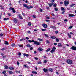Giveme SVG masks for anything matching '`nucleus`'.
<instances>
[{
  "label": "nucleus",
  "mask_w": 76,
  "mask_h": 76,
  "mask_svg": "<svg viewBox=\"0 0 76 76\" xmlns=\"http://www.w3.org/2000/svg\"><path fill=\"white\" fill-rule=\"evenodd\" d=\"M54 10H55V11H58V9L55 8L54 9Z\"/></svg>",
  "instance_id": "72a5a7b5"
},
{
  "label": "nucleus",
  "mask_w": 76,
  "mask_h": 76,
  "mask_svg": "<svg viewBox=\"0 0 76 76\" xmlns=\"http://www.w3.org/2000/svg\"><path fill=\"white\" fill-rule=\"evenodd\" d=\"M21 54H22L20 53L19 52L18 53V55H19V56H21Z\"/></svg>",
  "instance_id": "c03bdc74"
},
{
  "label": "nucleus",
  "mask_w": 76,
  "mask_h": 76,
  "mask_svg": "<svg viewBox=\"0 0 76 76\" xmlns=\"http://www.w3.org/2000/svg\"><path fill=\"white\" fill-rule=\"evenodd\" d=\"M0 35L1 37H2L3 35V34L1 33L0 34Z\"/></svg>",
  "instance_id": "864d4df0"
},
{
  "label": "nucleus",
  "mask_w": 76,
  "mask_h": 76,
  "mask_svg": "<svg viewBox=\"0 0 76 76\" xmlns=\"http://www.w3.org/2000/svg\"><path fill=\"white\" fill-rule=\"evenodd\" d=\"M46 21L47 22H50V20H46Z\"/></svg>",
  "instance_id": "338daca9"
},
{
  "label": "nucleus",
  "mask_w": 76,
  "mask_h": 76,
  "mask_svg": "<svg viewBox=\"0 0 76 76\" xmlns=\"http://www.w3.org/2000/svg\"><path fill=\"white\" fill-rule=\"evenodd\" d=\"M4 20H7V18H4Z\"/></svg>",
  "instance_id": "e2e57ef3"
},
{
  "label": "nucleus",
  "mask_w": 76,
  "mask_h": 76,
  "mask_svg": "<svg viewBox=\"0 0 76 76\" xmlns=\"http://www.w3.org/2000/svg\"><path fill=\"white\" fill-rule=\"evenodd\" d=\"M53 6L55 7H56V6H57V4H55L53 5Z\"/></svg>",
  "instance_id": "c9c22d12"
},
{
  "label": "nucleus",
  "mask_w": 76,
  "mask_h": 76,
  "mask_svg": "<svg viewBox=\"0 0 76 76\" xmlns=\"http://www.w3.org/2000/svg\"><path fill=\"white\" fill-rule=\"evenodd\" d=\"M51 50V48H49L46 50V52H48V51H50V50Z\"/></svg>",
  "instance_id": "bb28decb"
},
{
  "label": "nucleus",
  "mask_w": 76,
  "mask_h": 76,
  "mask_svg": "<svg viewBox=\"0 0 76 76\" xmlns=\"http://www.w3.org/2000/svg\"><path fill=\"white\" fill-rule=\"evenodd\" d=\"M18 17L20 19H23V18H22V17L20 15H18Z\"/></svg>",
  "instance_id": "aec40b11"
},
{
  "label": "nucleus",
  "mask_w": 76,
  "mask_h": 76,
  "mask_svg": "<svg viewBox=\"0 0 76 76\" xmlns=\"http://www.w3.org/2000/svg\"><path fill=\"white\" fill-rule=\"evenodd\" d=\"M30 50H33V48H31L30 49Z\"/></svg>",
  "instance_id": "680f3d73"
},
{
  "label": "nucleus",
  "mask_w": 76,
  "mask_h": 76,
  "mask_svg": "<svg viewBox=\"0 0 76 76\" xmlns=\"http://www.w3.org/2000/svg\"><path fill=\"white\" fill-rule=\"evenodd\" d=\"M42 26L44 28H47V25L45 24H43L42 25Z\"/></svg>",
  "instance_id": "423d86ee"
},
{
  "label": "nucleus",
  "mask_w": 76,
  "mask_h": 76,
  "mask_svg": "<svg viewBox=\"0 0 76 76\" xmlns=\"http://www.w3.org/2000/svg\"><path fill=\"white\" fill-rule=\"evenodd\" d=\"M17 65L18 66H19V61L17 62Z\"/></svg>",
  "instance_id": "6e6d98bb"
},
{
  "label": "nucleus",
  "mask_w": 76,
  "mask_h": 76,
  "mask_svg": "<svg viewBox=\"0 0 76 76\" xmlns=\"http://www.w3.org/2000/svg\"><path fill=\"white\" fill-rule=\"evenodd\" d=\"M26 46H27V47H28V48H30L31 47V45H30V44H27L26 45Z\"/></svg>",
  "instance_id": "412c9836"
},
{
  "label": "nucleus",
  "mask_w": 76,
  "mask_h": 76,
  "mask_svg": "<svg viewBox=\"0 0 76 76\" xmlns=\"http://www.w3.org/2000/svg\"><path fill=\"white\" fill-rule=\"evenodd\" d=\"M69 17H73V16H75V15L73 14H69Z\"/></svg>",
  "instance_id": "9d476101"
},
{
  "label": "nucleus",
  "mask_w": 76,
  "mask_h": 76,
  "mask_svg": "<svg viewBox=\"0 0 76 76\" xmlns=\"http://www.w3.org/2000/svg\"><path fill=\"white\" fill-rule=\"evenodd\" d=\"M46 42H47V43H50V42H49V41H48V40H46Z\"/></svg>",
  "instance_id": "5fc2aeb1"
},
{
  "label": "nucleus",
  "mask_w": 76,
  "mask_h": 76,
  "mask_svg": "<svg viewBox=\"0 0 76 76\" xmlns=\"http://www.w3.org/2000/svg\"><path fill=\"white\" fill-rule=\"evenodd\" d=\"M51 38H52V39H56V37L54 36H51Z\"/></svg>",
  "instance_id": "4be33fe9"
},
{
  "label": "nucleus",
  "mask_w": 76,
  "mask_h": 76,
  "mask_svg": "<svg viewBox=\"0 0 76 76\" xmlns=\"http://www.w3.org/2000/svg\"><path fill=\"white\" fill-rule=\"evenodd\" d=\"M46 19H50V18H49V17H46Z\"/></svg>",
  "instance_id": "69168bd1"
},
{
  "label": "nucleus",
  "mask_w": 76,
  "mask_h": 76,
  "mask_svg": "<svg viewBox=\"0 0 76 76\" xmlns=\"http://www.w3.org/2000/svg\"><path fill=\"white\" fill-rule=\"evenodd\" d=\"M47 62V60H44V63H46Z\"/></svg>",
  "instance_id": "ea45409f"
},
{
  "label": "nucleus",
  "mask_w": 76,
  "mask_h": 76,
  "mask_svg": "<svg viewBox=\"0 0 76 76\" xmlns=\"http://www.w3.org/2000/svg\"><path fill=\"white\" fill-rule=\"evenodd\" d=\"M26 39H29V38L28 37H26Z\"/></svg>",
  "instance_id": "bf43d9fd"
},
{
  "label": "nucleus",
  "mask_w": 76,
  "mask_h": 76,
  "mask_svg": "<svg viewBox=\"0 0 76 76\" xmlns=\"http://www.w3.org/2000/svg\"><path fill=\"white\" fill-rule=\"evenodd\" d=\"M32 17L33 18H36V17L34 15L32 16Z\"/></svg>",
  "instance_id": "49530a36"
},
{
  "label": "nucleus",
  "mask_w": 76,
  "mask_h": 76,
  "mask_svg": "<svg viewBox=\"0 0 76 76\" xmlns=\"http://www.w3.org/2000/svg\"><path fill=\"white\" fill-rule=\"evenodd\" d=\"M28 25H29V26H31V25H32V23H31L30 22H29L28 23Z\"/></svg>",
  "instance_id": "f704fd0d"
},
{
  "label": "nucleus",
  "mask_w": 76,
  "mask_h": 76,
  "mask_svg": "<svg viewBox=\"0 0 76 76\" xmlns=\"http://www.w3.org/2000/svg\"><path fill=\"white\" fill-rule=\"evenodd\" d=\"M43 11L42 9L41 8L40 9V12H42Z\"/></svg>",
  "instance_id": "e433bc0d"
},
{
  "label": "nucleus",
  "mask_w": 76,
  "mask_h": 76,
  "mask_svg": "<svg viewBox=\"0 0 76 76\" xmlns=\"http://www.w3.org/2000/svg\"><path fill=\"white\" fill-rule=\"evenodd\" d=\"M61 10H62V11H64V10H65V9H64V8L62 7L61 9Z\"/></svg>",
  "instance_id": "a878e982"
},
{
  "label": "nucleus",
  "mask_w": 76,
  "mask_h": 76,
  "mask_svg": "<svg viewBox=\"0 0 76 76\" xmlns=\"http://www.w3.org/2000/svg\"><path fill=\"white\" fill-rule=\"evenodd\" d=\"M75 5V4H72L70 5V7H73Z\"/></svg>",
  "instance_id": "c756f323"
},
{
  "label": "nucleus",
  "mask_w": 76,
  "mask_h": 76,
  "mask_svg": "<svg viewBox=\"0 0 76 76\" xmlns=\"http://www.w3.org/2000/svg\"><path fill=\"white\" fill-rule=\"evenodd\" d=\"M56 49V48L55 47L53 48H52V49L51 50L50 52H51V53H53V52H54Z\"/></svg>",
  "instance_id": "0eeeda50"
},
{
  "label": "nucleus",
  "mask_w": 76,
  "mask_h": 76,
  "mask_svg": "<svg viewBox=\"0 0 76 76\" xmlns=\"http://www.w3.org/2000/svg\"><path fill=\"white\" fill-rule=\"evenodd\" d=\"M37 64H41V62L39 61L37 63Z\"/></svg>",
  "instance_id": "603ef678"
},
{
  "label": "nucleus",
  "mask_w": 76,
  "mask_h": 76,
  "mask_svg": "<svg viewBox=\"0 0 76 76\" xmlns=\"http://www.w3.org/2000/svg\"><path fill=\"white\" fill-rule=\"evenodd\" d=\"M48 70L49 71H51V72H53V69L52 68H49Z\"/></svg>",
  "instance_id": "6ab92c4d"
},
{
  "label": "nucleus",
  "mask_w": 76,
  "mask_h": 76,
  "mask_svg": "<svg viewBox=\"0 0 76 76\" xmlns=\"http://www.w3.org/2000/svg\"><path fill=\"white\" fill-rule=\"evenodd\" d=\"M58 46V47H60L62 46V45L60 43H58L57 45Z\"/></svg>",
  "instance_id": "dca6fc26"
},
{
  "label": "nucleus",
  "mask_w": 76,
  "mask_h": 76,
  "mask_svg": "<svg viewBox=\"0 0 76 76\" xmlns=\"http://www.w3.org/2000/svg\"><path fill=\"white\" fill-rule=\"evenodd\" d=\"M51 28H53V29H56V27L55 26H50Z\"/></svg>",
  "instance_id": "f3484780"
},
{
  "label": "nucleus",
  "mask_w": 76,
  "mask_h": 76,
  "mask_svg": "<svg viewBox=\"0 0 76 76\" xmlns=\"http://www.w3.org/2000/svg\"><path fill=\"white\" fill-rule=\"evenodd\" d=\"M46 29H44V28L42 29V31H46Z\"/></svg>",
  "instance_id": "2f4dec72"
},
{
  "label": "nucleus",
  "mask_w": 76,
  "mask_h": 76,
  "mask_svg": "<svg viewBox=\"0 0 76 76\" xmlns=\"http://www.w3.org/2000/svg\"><path fill=\"white\" fill-rule=\"evenodd\" d=\"M4 67L5 69H8L9 68V67L7 65H5Z\"/></svg>",
  "instance_id": "393cba45"
},
{
  "label": "nucleus",
  "mask_w": 76,
  "mask_h": 76,
  "mask_svg": "<svg viewBox=\"0 0 76 76\" xmlns=\"http://www.w3.org/2000/svg\"><path fill=\"white\" fill-rule=\"evenodd\" d=\"M5 43H4V44H5L6 45H9V42H7V41H5Z\"/></svg>",
  "instance_id": "b1692460"
},
{
  "label": "nucleus",
  "mask_w": 76,
  "mask_h": 76,
  "mask_svg": "<svg viewBox=\"0 0 76 76\" xmlns=\"http://www.w3.org/2000/svg\"><path fill=\"white\" fill-rule=\"evenodd\" d=\"M9 69L10 70H14V68L12 67H10Z\"/></svg>",
  "instance_id": "2eb2a0df"
},
{
  "label": "nucleus",
  "mask_w": 76,
  "mask_h": 76,
  "mask_svg": "<svg viewBox=\"0 0 76 76\" xmlns=\"http://www.w3.org/2000/svg\"><path fill=\"white\" fill-rule=\"evenodd\" d=\"M38 40H39V41H43V40L42 39L40 38H38Z\"/></svg>",
  "instance_id": "7c9ffc66"
},
{
  "label": "nucleus",
  "mask_w": 76,
  "mask_h": 76,
  "mask_svg": "<svg viewBox=\"0 0 76 76\" xmlns=\"http://www.w3.org/2000/svg\"><path fill=\"white\" fill-rule=\"evenodd\" d=\"M28 41L29 42H30V43H31V42H34V44L37 45H40V43L38 41H35L34 40H28Z\"/></svg>",
  "instance_id": "f257e3e1"
},
{
  "label": "nucleus",
  "mask_w": 76,
  "mask_h": 76,
  "mask_svg": "<svg viewBox=\"0 0 76 76\" xmlns=\"http://www.w3.org/2000/svg\"><path fill=\"white\" fill-rule=\"evenodd\" d=\"M68 20L67 19H65L64 20V22H67Z\"/></svg>",
  "instance_id": "3c124183"
},
{
  "label": "nucleus",
  "mask_w": 76,
  "mask_h": 76,
  "mask_svg": "<svg viewBox=\"0 0 76 76\" xmlns=\"http://www.w3.org/2000/svg\"><path fill=\"white\" fill-rule=\"evenodd\" d=\"M38 51H42V50H43V49H42V48H38Z\"/></svg>",
  "instance_id": "9b49d317"
},
{
  "label": "nucleus",
  "mask_w": 76,
  "mask_h": 76,
  "mask_svg": "<svg viewBox=\"0 0 76 76\" xmlns=\"http://www.w3.org/2000/svg\"><path fill=\"white\" fill-rule=\"evenodd\" d=\"M0 7H1V8L2 9H4V8H3V7L2 6H0Z\"/></svg>",
  "instance_id": "a18cd8bd"
},
{
  "label": "nucleus",
  "mask_w": 76,
  "mask_h": 76,
  "mask_svg": "<svg viewBox=\"0 0 76 76\" xmlns=\"http://www.w3.org/2000/svg\"><path fill=\"white\" fill-rule=\"evenodd\" d=\"M10 10H12V12L13 13H16V11L15 10V8H12L11 7L10 8Z\"/></svg>",
  "instance_id": "39448f33"
},
{
  "label": "nucleus",
  "mask_w": 76,
  "mask_h": 76,
  "mask_svg": "<svg viewBox=\"0 0 76 76\" xmlns=\"http://www.w3.org/2000/svg\"><path fill=\"white\" fill-rule=\"evenodd\" d=\"M23 6L26 7V8H27L28 9H30V8H33V6L32 5L30 6H27L26 4H23Z\"/></svg>",
  "instance_id": "f03ea898"
},
{
  "label": "nucleus",
  "mask_w": 76,
  "mask_h": 76,
  "mask_svg": "<svg viewBox=\"0 0 76 76\" xmlns=\"http://www.w3.org/2000/svg\"><path fill=\"white\" fill-rule=\"evenodd\" d=\"M54 3L53 2H52L51 3H48V4L49 5V7H52V6L53 5Z\"/></svg>",
  "instance_id": "6e6552de"
},
{
  "label": "nucleus",
  "mask_w": 76,
  "mask_h": 76,
  "mask_svg": "<svg viewBox=\"0 0 76 76\" xmlns=\"http://www.w3.org/2000/svg\"><path fill=\"white\" fill-rule=\"evenodd\" d=\"M34 59H35V60H38V58H37V57H34Z\"/></svg>",
  "instance_id": "8fccbe9b"
},
{
  "label": "nucleus",
  "mask_w": 76,
  "mask_h": 76,
  "mask_svg": "<svg viewBox=\"0 0 76 76\" xmlns=\"http://www.w3.org/2000/svg\"><path fill=\"white\" fill-rule=\"evenodd\" d=\"M5 49H6V48H2L1 49V50H2V51H4V50H5Z\"/></svg>",
  "instance_id": "09e8293b"
},
{
  "label": "nucleus",
  "mask_w": 76,
  "mask_h": 76,
  "mask_svg": "<svg viewBox=\"0 0 76 76\" xmlns=\"http://www.w3.org/2000/svg\"><path fill=\"white\" fill-rule=\"evenodd\" d=\"M55 34H58V31H56L55 32Z\"/></svg>",
  "instance_id": "a19ab883"
},
{
  "label": "nucleus",
  "mask_w": 76,
  "mask_h": 76,
  "mask_svg": "<svg viewBox=\"0 0 76 76\" xmlns=\"http://www.w3.org/2000/svg\"><path fill=\"white\" fill-rule=\"evenodd\" d=\"M24 67H26L27 68H28V66H26V65H24Z\"/></svg>",
  "instance_id": "de8ad7c7"
},
{
  "label": "nucleus",
  "mask_w": 76,
  "mask_h": 76,
  "mask_svg": "<svg viewBox=\"0 0 76 76\" xmlns=\"http://www.w3.org/2000/svg\"><path fill=\"white\" fill-rule=\"evenodd\" d=\"M69 4V2L68 1H65L64 2V4L65 6H67Z\"/></svg>",
  "instance_id": "7ed1b4c3"
},
{
  "label": "nucleus",
  "mask_w": 76,
  "mask_h": 76,
  "mask_svg": "<svg viewBox=\"0 0 76 76\" xmlns=\"http://www.w3.org/2000/svg\"><path fill=\"white\" fill-rule=\"evenodd\" d=\"M66 62L69 64H72V61L70 60H68L66 61Z\"/></svg>",
  "instance_id": "20e7f679"
},
{
  "label": "nucleus",
  "mask_w": 76,
  "mask_h": 76,
  "mask_svg": "<svg viewBox=\"0 0 76 76\" xmlns=\"http://www.w3.org/2000/svg\"><path fill=\"white\" fill-rule=\"evenodd\" d=\"M51 15L53 16H55V15L54 13H52Z\"/></svg>",
  "instance_id": "13d9d810"
},
{
  "label": "nucleus",
  "mask_w": 76,
  "mask_h": 76,
  "mask_svg": "<svg viewBox=\"0 0 76 76\" xmlns=\"http://www.w3.org/2000/svg\"><path fill=\"white\" fill-rule=\"evenodd\" d=\"M45 36V37H49V36L48 35H47V34H44Z\"/></svg>",
  "instance_id": "37998d69"
},
{
  "label": "nucleus",
  "mask_w": 76,
  "mask_h": 76,
  "mask_svg": "<svg viewBox=\"0 0 76 76\" xmlns=\"http://www.w3.org/2000/svg\"><path fill=\"white\" fill-rule=\"evenodd\" d=\"M43 71L44 72H45V73H46L48 72V70L47 69H46L45 68H44L43 69Z\"/></svg>",
  "instance_id": "f8f14e48"
},
{
  "label": "nucleus",
  "mask_w": 76,
  "mask_h": 76,
  "mask_svg": "<svg viewBox=\"0 0 76 76\" xmlns=\"http://www.w3.org/2000/svg\"><path fill=\"white\" fill-rule=\"evenodd\" d=\"M22 15H23V16H25V14H24V13H23V12H22Z\"/></svg>",
  "instance_id": "052dcab7"
},
{
  "label": "nucleus",
  "mask_w": 76,
  "mask_h": 76,
  "mask_svg": "<svg viewBox=\"0 0 76 76\" xmlns=\"http://www.w3.org/2000/svg\"><path fill=\"white\" fill-rule=\"evenodd\" d=\"M23 55L24 56H26V57H29V54H26V53H24Z\"/></svg>",
  "instance_id": "ddd939ff"
},
{
  "label": "nucleus",
  "mask_w": 76,
  "mask_h": 76,
  "mask_svg": "<svg viewBox=\"0 0 76 76\" xmlns=\"http://www.w3.org/2000/svg\"><path fill=\"white\" fill-rule=\"evenodd\" d=\"M11 46L12 47H15V46H16V45H15V44L13 43L11 45Z\"/></svg>",
  "instance_id": "c85d7f7f"
},
{
  "label": "nucleus",
  "mask_w": 76,
  "mask_h": 76,
  "mask_svg": "<svg viewBox=\"0 0 76 76\" xmlns=\"http://www.w3.org/2000/svg\"><path fill=\"white\" fill-rule=\"evenodd\" d=\"M71 49L74 50V51H76V46H72V48H71Z\"/></svg>",
  "instance_id": "1a4fd4ad"
},
{
  "label": "nucleus",
  "mask_w": 76,
  "mask_h": 76,
  "mask_svg": "<svg viewBox=\"0 0 76 76\" xmlns=\"http://www.w3.org/2000/svg\"><path fill=\"white\" fill-rule=\"evenodd\" d=\"M7 14L9 16H11V14L10 13H8Z\"/></svg>",
  "instance_id": "79ce46f5"
},
{
  "label": "nucleus",
  "mask_w": 76,
  "mask_h": 76,
  "mask_svg": "<svg viewBox=\"0 0 76 76\" xmlns=\"http://www.w3.org/2000/svg\"><path fill=\"white\" fill-rule=\"evenodd\" d=\"M8 72L10 74H11L12 75L13 74V72L11 71H9Z\"/></svg>",
  "instance_id": "a211bd4d"
},
{
  "label": "nucleus",
  "mask_w": 76,
  "mask_h": 76,
  "mask_svg": "<svg viewBox=\"0 0 76 76\" xmlns=\"http://www.w3.org/2000/svg\"><path fill=\"white\" fill-rule=\"evenodd\" d=\"M18 21V20L16 18H15L14 19V22L15 23H16Z\"/></svg>",
  "instance_id": "4468645a"
},
{
  "label": "nucleus",
  "mask_w": 76,
  "mask_h": 76,
  "mask_svg": "<svg viewBox=\"0 0 76 76\" xmlns=\"http://www.w3.org/2000/svg\"><path fill=\"white\" fill-rule=\"evenodd\" d=\"M18 46H19V47H23V46H22V45H19Z\"/></svg>",
  "instance_id": "4c0bfd02"
},
{
  "label": "nucleus",
  "mask_w": 76,
  "mask_h": 76,
  "mask_svg": "<svg viewBox=\"0 0 76 76\" xmlns=\"http://www.w3.org/2000/svg\"><path fill=\"white\" fill-rule=\"evenodd\" d=\"M6 73V71H4L2 72V73L3 74H5Z\"/></svg>",
  "instance_id": "473e14b6"
},
{
  "label": "nucleus",
  "mask_w": 76,
  "mask_h": 76,
  "mask_svg": "<svg viewBox=\"0 0 76 76\" xmlns=\"http://www.w3.org/2000/svg\"><path fill=\"white\" fill-rule=\"evenodd\" d=\"M56 41H57V42H58L59 41V39L57 38L56 39Z\"/></svg>",
  "instance_id": "58836bf2"
},
{
  "label": "nucleus",
  "mask_w": 76,
  "mask_h": 76,
  "mask_svg": "<svg viewBox=\"0 0 76 76\" xmlns=\"http://www.w3.org/2000/svg\"><path fill=\"white\" fill-rule=\"evenodd\" d=\"M32 73L33 74H37V72L36 71H32Z\"/></svg>",
  "instance_id": "5701e85b"
},
{
  "label": "nucleus",
  "mask_w": 76,
  "mask_h": 76,
  "mask_svg": "<svg viewBox=\"0 0 76 76\" xmlns=\"http://www.w3.org/2000/svg\"><path fill=\"white\" fill-rule=\"evenodd\" d=\"M54 44L55 45H57V43H54Z\"/></svg>",
  "instance_id": "774afa93"
},
{
  "label": "nucleus",
  "mask_w": 76,
  "mask_h": 76,
  "mask_svg": "<svg viewBox=\"0 0 76 76\" xmlns=\"http://www.w3.org/2000/svg\"><path fill=\"white\" fill-rule=\"evenodd\" d=\"M68 35L69 36V38H71V35H70V34L68 33Z\"/></svg>",
  "instance_id": "cd10ccee"
},
{
  "label": "nucleus",
  "mask_w": 76,
  "mask_h": 76,
  "mask_svg": "<svg viewBox=\"0 0 76 76\" xmlns=\"http://www.w3.org/2000/svg\"><path fill=\"white\" fill-rule=\"evenodd\" d=\"M66 9H67L68 10H70V8H67Z\"/></svg>",
  "instance_id": "0e129e2a"
},
{
  "label": "nucleus",
  "mask_w": 76,
  "mask_h": 76,
  "mask_svg": "<svg viewBox=\"0 0 76 76\" xmlns=\"http://www.w3.org/2000/svg\"><path fill=\"white\" fill-rule=\"evenodd\" d=\"M60 4L61 5V4H63V2H60Z\"/></svg>",
  "instance_id": "4d7b16f0"
}]
</instances>
